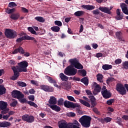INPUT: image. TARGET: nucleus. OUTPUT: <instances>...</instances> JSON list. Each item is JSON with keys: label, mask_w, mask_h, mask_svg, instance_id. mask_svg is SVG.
Segmentation results:
<instances>
[{"label": "nucleus", "mask_w": 128, "mask_h": 128, "mask_svg": "<svg viewBox=\"0 0 128 128\" xmlns=\"http://www.w3.org/2000/svg\"><path fill=\"white\" fill-rule=\"evenodd\" d=\"M99 10L102 12H104L105 14H111L112 12L110 11V8L106 6H100L98 8Z\"/></svg>", "instance_id": "nucleus-12"}, {"label": "nucleus", "mask_w": 128, "mask_h": 128, "mask_svg": "<svg viewBox=\"0 0 128 128\" xmlns=\"http://www.w3.org/2000/svg\"><path fill=\"white\" fill-rule=\"evenodd\" d=\"M101 94L104 98L107 99L112 98V93L110 90H106L101 92Z\"/></svg>", "instance_id": "nucleus-11"}, {"label": "nucleus", "mask_w": 128, "mask_h": 128, "mask_svg": "<svg viewBox=\"0 0 128 128\" xmlns=\"http://www.w3.org/2000/svg\"><path fill=\"white\" fill-rule=\"evenodd\" d=\"M116 12L117 16L116 17V19L117 20H121L124 18V14H120V9H117Z\"/></svg>", "instance_id": "nucleus-16"}, {"label": "nucleus", "mask_w": 128, "mask_h": 128, "mask_svg": "<svg viewBox=\"0 0 128 128\" xmlns=\"http://www.w3.org/2000/svg\"><path fill=\"white\" fill-rule=\"evenodd\" d=\"M102 68H103L104 70H112V66L105 64L102 65Z\"/></svg>", "instance_id": "nucleus-28"}, {"label": "nucleus", "mask_w": 128, "mask_h": 128, "mask_svg": "<svg viewBox=\"0 0 128 128\" xmlns=\"http://www.w3.org/2000/svg\"><path fill=\"white\" fill-rule=\"evenodd\" d=\"M97 80L100 82H104L102 80V75L100 74H97Z\"/></svg>", "instance_id": "nucleus-43"}, {"label": "nucleus", "mask_w": 128, "mask_h": 128, "mask_svg": "<svg viewBox=\"0 0 128 128\" xmlns=\"http://www.w3.org/2000/svg\"><path fill=\"white\" fill-rule=\"evenodd\" d=\"M58 106H64V99L62 98L58 99Z\"/></svg>", "instance_id": "nucleus-48"}, {"label": "nucleus", "mask_w": 128, "mask_h": 128, "mask_svg": "<svg viewBox=\"0 0 128 128\" xmlns=\"http://www.w3.org/2000/svg\"><path fill=\"white\" fill-rule=\"evenodd\" d=\"M84 14V11H77L74 13V16H82Z\"/></svg>", "instance_id": "nucleus-35"}, {"label": "nucleus", "mask_w": 128, "mask_h": 128, "mask_svg": "<svg viewBox=\"0 0 128 128\" xmlns=\"http://www.w3.org/2000/svg\"><path fill=\"white\" fill-rule=\"evenodd\" d=\"M10 122H0V128H8L10 126Z\"/></svg>", "instance_id": "nucleus-23"}, {"label": "nucleus", "mask_w": 128, "mask_h": 128, "mask_svg": "<svg viewBox=\"0 0 128 128\" xmlns=\"http://www.w3.org/2000/svg\"><path fill=\"white\" fill-rule=\"evenodd\" d=\"M122 66L125 70H128V61H125L122 62Z\"/></svg>", "instance_id": "nucleus-42"}, {"label": "nucleus", "mask_w": 128, "mask_h": 128, "mask_svg": "<svg viewBox=\"0 0 128 128\" xmlns=\"http://www.w3.org/2000/svg\"><path fill=\"white\" fill-rule=\"evenodd\" d=\"M22 10L25 14H28V10L26 9V8L22 7Z\"/></svg>", "instance_id": "nucleus-59"}, {"label": "nucleus", "mask_w": 128, "mask_h": 128, "mask_svg": "<svg viewBox=\"0 0 128 128\" xmlns=\"http://www.w3.org/2000/svg\"><path fill=\"white\" fill-rule=\"evenodd\" d=\"M59 76L62 82H68V77L64 75L62 72L60 74Z\"/></svg>", "instance_id": "nucleus-19"}, {"label": "nucleus", "mask_w": 128, "mask_h": 128, "mask_svg": "<svg viewBox=\"0 0 128 128\" xmlns=\"http://www.w3.org/2000/svg\"><path fill=\"white\" fill-rule=\"evenodd\" d=\"M81 8L87 10H92L96 8V6L92 5H82Z\"/></svg>", "instance_id": "nucleus-18"}, {"label": "nucleus", "mask_w": 128, "mask_h": 128, "mask_svg": "<svg viewBox=\"0 0 128 128\" xmlns=\"http://www.w3.org/2000/svg\"><path fill=\"white\" fill-rule=\"evenodd\" d=\"M28 98L30 100H32V102H34V96L30 95L28 96Z\"/></svg>", "instance_id": "nucleus-60"}, {"label": "nucleus", "mask_w": 128, "mask_h": 128, "mask_svg": "<svg viewBox=\"0 0 128 128\" xmlns=\"http://www.w3.org/2000/svg\"><path fill=\"white\" fill-rule=\"evenodd\" d=\"M19 72H28L27 66H28V62L26 61H22L18 64Z\"/></svg>", "instance_id": "nucleus-5"}, {"label": "nucleus", "mask_w": 128, "mask_h": 128, "mask_svg": "<svg viewBox=\"0 0 128 128\" xmlns=\"http://www.w3.org/2000/svg\"><path fill=\"white\" fill-rule=\"evenodd\" d=\"M114 78L112 77L108 78L106 80V84H110V82H114Z\"/></svg>", "instance_id": "nucleus-54"}, {"label": "nucleus", "mask_w": 128, "mask_h": 128, "mask_svg": "<svg viewBox=\"0 0 128 128\" xmlns=\"http://www.w3.org/2000/svg\"><path fill=\"white\" fill-rule=\"evenodd\" d=\"M81 82H82V84H84L86 86H88V78L87 77L85 76L83 78H82L80 80Z\"/></svg>", "instance_id": "nucleus-27"}, {"label": "nucleus", "mask_w": 128, "mask_h": 128, "mask_svg": "<svg viewBox=\"0 0 128 128\" xmlns=\"http://www.w3.org/2000/svg\"><path fill=\"white\" fill-rule=\"evenodd\" d=\"M68 83L64 82L62 85V88H64V90H68Z\"/></svg>", "instance_id": "nucleus-58"}, {"label": "nucleus", "mask_w": 128, "mask_h": 128, "mask_svg": "<svg viewBox=\"0 0 128 128\" xmlns=\"http://www.w3.org/2000/svg\"><path fill=\"white\" fill-rule=\"evenodd\" d=\"M12 98H18V100H20V98H24V95L22 94L20 91L16 90H14L12 92Z\"/></svg>", "instance_id": "nucleus-7"}, {"label": "nucleus", "mask_w": 128, "mask_h": 128, "mask_svg": "<svg viewBox=\"0 0 128 128\" xmlns=\"http://www.w3.org/2000/svg\"><path fill=\"white\" fill-rule=\"evenodd\" d=\"M102 122H112V118L109 117H106L104 118V119H102Z\"/></svg>", "instance_id": "nucleus-47"}, {"label": "nucleus", "mask_w": 128, "mask_h": 128, "mask_svg": "<svg viewBox=\"0 0 128 128\" xmlns=\"http://www.w3.org/2000/svg\"><path fill=\"white\" fill-rule=\"evenodd\" d=\"M115 64H122V60L121 59H117L115 60Z\"/></svg>", "instance_id": "nucleus-64"}, {"label": "nucleus", "mask_w": 128, "mask_h": 128, "mask_svg": "<svg viewBox=\"0 0 128 128\" xmlns=\"http://www.w3.org/2000/svg\"><path fill=\"white\" fill-rule=\"evenodd\" d=\"M88 98L90 99L91 102H94V100H96V98H94V96H89Z\"/></svg>", "instance_id": "nucleus-62"}, {"label": "nucleus", "mask_w": 128, "mask_h": 128, "mask_svg": "<svg viewBox=\"0 0 128 128\" xmlns=\"http://www.w3.org/2000/svg\"><path fill=\"white\" fill-rule=\"evenodd\" d=\"M120 8H122V12L125 14L128 15V5H126L124 3H122L120 4Z\"/></svg>", "instance_id": "nucleus-14"}, {"label": "nucleus", "mask_w": 128, "mask_h": 128, "mask_svg": "<svg viewBox=\"0 0 128 128\" xmlns=\"http://www.w3.org/2000/svg\"><path fill=\"white\" fill-rule=\"evenodd\" d=\"M59 128H68V122L66 120H61L58 122Z\"/></svg>", "instance_id": "nucleus-13"}, {"label": "nucleus", "mask_w": 128, "mask_h": 128, "mask_svg": "<svg viewBox=\"0 0 128 128\" xmlns=\"http://www.w3.org/2000/svg\"><path fill=\"white\" fill-rule=\"evenodd\" d=\"M6 88L4 86L0 85V96H2V94H6Z\"/></svg>", "instance_id": "nucleus-31"}, {"label": "nucleus", "mask_w": 128, "mask_h": 128, "mask_svg": "<svg viewBox=\"0 0 128 128\" xmlns=\"http://www.w3.org/2000/svg\"><path fill=\"white\" fill-rule=\"evenodd\" d=\"M54 24L55 26H62V23L60 20H56L54 22Z\"/></svg>", "instance_id": "nucleus-52"}, {"label": "nucleus", "mask_w": 128, "mask_h": 128, "mask_svg": "<svg viewBox=\"0 0 128 128\" xmlns=\"http://www.w3.org/2000/svg\"><path fill=\"white\" fill-rule=\"evenodd\" d=\"M122 34L120 32H117L116 33V36L117 40H122Z\"/></svg>", "instance_id": "nucleus-30"}, {"label": "nucleus", "mask_w": 128, "mask_h": 128, "mask_svg": "<svg viewBox=\"0 0 128 128\" xmlns=\"http://www.w3.org/2000/svg\"><path fill=\"white\" fill-rule=\"evenodd\" d=\"M41 90H44V92H54V87L48 86V85L42 84L40 86Z\"/></svg>", "instance_id": "nucleus-9"}, {"label": "nucleus", "mask_w": 128, "mask_h": 128, "mask_svg": "<svg viewBox=\"0 0 128 128\" xmlns=\"http://www.w3.org/2000/svg\"><path fill=\"white\" fill-rule=\"evenodd\" d=\"M28 114H24L22 116V119L24 121V122H27L28 121Z\"/></svg>", "instance_id": "nucleus-51"}, {"label": "nucleus", "mask_w": 128, "mask_h": 128, "mask_svg": "<svg viewBox=\"0 0 128 128\" xmlns=\"http://www.w3.org/2000/svg\"><path fill=\"white\" fill-rule=\"evenodd\" d=\"M52 110H54L55 112H60V107L58 106V105H51L50 106Z\"/></svg>", "instance_id": "nucleus-24"}, {"label": "nucleus", "mask_w": 128, "mask_h": 128, "mask_svg": "<svg viewBox=\"0 0 128 128\" xmlns=\"http://www.w3.org/2000/svg\"><path fill=\"white\" fill-rule=\"evenodd\" d=\"M8 8H14V6H18V5L14 2H10L8 5Z\"/></svg>", "instance_id": "nucleus-46"}, {"label": "nucleus", "mask_w": 128, "mask_h": 128, "mask_svg": "<svg viewBox=\"0 0 128 128\" xmlns=\"http://www.w3.org/2000/svg\"><path fill=\"white\" fill-rule=\"evenodd\" d=\"M68 116H71L72 118H74V116H76V114L72 112H70L68 114Z\"/></svg>", "instance_id": "nucleus-63"}, {"label": "nucleus", "mask_w": 128, "mask_h": 128, "mask_svg": "<svg viewBox=\"0 0 128 128\" xmlns=\"http://www.w3.org/2000/svg\"><path fill=\"white\" fill-rule=\"evenodd\" d=\"M114 99H110V100H107V102H106V104L108 106H112V104H114Z\"/></svg>", "instance_id": "nucleus-50"}, {"label": "nucleus", "mask_w": 128, "mask_h": 128, "mask_svg": "<svg viewBox=\"0 0 128 128\" xmlns=\"http://www.w3.org/2000/svg\"><path fill=\"white\" fill-rule=\"evenodd\" d=\"M92 118L88 116H83L79 120L80 122L84 128H90Z\"/></svg>", "instance_id": "nucleus-2"}, {"label": "nucleus", "mask_w": 128, "mask_h": 128, "mask_svg": "<svg viewBox=\"0 0 128 128\" xmlns=\"http://www.w3.org/2000/svg\"><path fill=\"white\" fill-rule=\"evenodd\" d=\"M77 72L78 70L74 68L72 65H71L67 66L65 68L64 74H66V76H76Z\"/></svg>", "instance_id": "nucleus-3"}, {"label": "nucleus", "mask_w": 128, "mask_h": 128, "mask_svg": "<svg viewBox=\"0 0 128 128\" xmlns=\"http://www.w3.org/2000/svg\"><path fill=\"white\" fill-rule=\"evenodd\" d=\"M79 102L82 104H83V106H87V108H90V104L88 102L82 99H80Z\"/></svg>", "instance_id": "nucleus-25"}, {"label": "nucleus", "mask_w": 128, "mask_h": 128, "mask_svg": "<svg viewBox=\"0 0 128 128\" xmlns=\"http://www.w3.org/2000/svg\"><path fill=\"white\" fill-rule=\"evenodd\" d=\"M18 85L19 86H22V88H24V86H26V84L24 82L19 81L18 82Z\"/></svg>", "instance_id": "nucleus-44"}, {"label": "nucleus", "mask_w": 128, "mask_h": 128, "mask_svg": "<svg viewBox=\"0 0 128 128\" xmlns=\"http://www.w3.org/2000/svg\"><path fill=\"white\" fill-rule=\"evenodd\" d=\"M12 70L14 72V76H15L16 78H18L20 76V72H18V66H13L12 68Z\"/></svg>", "instance_id": "nucleus-17"}, {"label": "nucleus", "mask_w": 128, "mask_h": 128, "mask_svg": "<svg viewBox=\"0 0 128 128\" xmlns=\"http://www.w3.org/2000/svg\"><path fill=\"white\" fill-rule=\"evenodd\" d=\"M48 104H56V98L54 96H50L48 100Z\"/></svg>", "instance_id": "nucleus-22"}, {"label": "nucleus", "mask_w": 128, "mask_h": 128, "mask_svg": "<svg viewBox=\"0 0 128 128\" xmlns=\"http://www.w3.org/2000/svg\"><path fill=\"white\" fill-rule=\"evenodd\" d=\"M27 40H32L34 44H38V40L34 37L27 36Z\"/></svg>", "instance_id": "nucleus-26"}, {"label": "nucleus", "mask_w": 128, "mask_h": 128, "mask_svg": "<svg viewBox=\"0 0 128 128\" xmlns=\"http://www.w3.org/2000/svg\"><path fill=\"white\" fill-rule=\"evenodd\" d=\"M8 109L6 108L2 111V114H8Z\"/></svg>", "instance_id": "nucleus-61"}, {"label": "nucleus", "mask_w": 128, "mask_h": 128, "mask_svg": "<svg viewBox=\"0 0 128 128\" xmlns=\"http://www.w3.org/2000/svg\"><path fill=\"white\" fill-rule=\"evenodd\" d=\"M80 108V105L78 103L73 102L72 108Z\"/></svg>", "instance_id": "nucleus-57"}, {"label": "nucleus", "mask_w": 128, "mask_h": 128, "mask_svg": "<svg viewBox=\"0 0 128 128\" xmlns=\"http://www.w3.org/2000/svg\"><path fill=\"white\" fill-rule=\"evenodd\" d=\"M93 14H94L96 16H98L100 14V16H102V13L98 9L94 10L92 12Z\"/></svg>", "instance_id": "nucleus-39"}, {"label": "nucleus", "mask_w": 128, "mask_h": 128, "mask_svg": "<svg viewBox=\"0 0 128 128\" xmlns=\"http://www.w3.org/2000/svg\"><path fill=\"white\" fill-rule=\"evenodd\" d=\"M30 83L32 84H34V86H38V81H36L34 80H31Z\"/></svg>", "instance_id": "nucleus-55"}, {"label": "nucleus", "mask_w": 128, "mask_h": 128, "mask_svg": "<svg viewBox=\"0 0 128 128\" xmlns=\"http://www.w3.org/2000/svg\"><path fill=\"white\" fill-rule=\"evenodd\" d=\"M34 122V117L32 116L29 115L26 122L32 124V122Z\"/></svg>", "instance_id": "nucleus-37"}, {"label": "nucleus", "mask_w": 128, "mask_h": 128, "mask_svg": "<svg viewBox=\"0 0 128 128\" xmlns=\"http://www.w3.org/2000/svg\"><path fill=\"white\" fill-rule=\"evenodd\" d=\"M46 80H48V82H50V84H56V80H54L50 76H46Z\"/></svg>", "instance_id": "nucleus-32"}, {"label": "nucleus", "mask_w": 128, "mask_h": 128, "mask_svg": "<svg viewBox=\"0 0 128 128\" xmlns=\"http://www.w3.org/2000/svg\"><path fill=\"white\" fill-rule=\"evenodd\" d=\"M60 30V28L58 26H54L51 28V30L54 32H58Z\"/></svg>", "instance_id": "nucleus-34"}, {"label": "nucleus", "mask_w": 128, "mask_h": 128, "mask_svg": "<svg viewBox=\"0 0 128 128\" xmlns=\"http://www.w3.org/2000/svg\"><path fill=\"white\" fill-rule=\"evenodd\" d=\"M8 108V102H4V101H0V108L2 110H6Z\"/></svg>", "instance_id": "nucleus-21"}, {"label": "nucleus", "mask_w": 128, "mask_h": 128, "mask_svg": "<svg viewBox=\"0 0 128 128\" xmlns=\"http://www.w3.org/2000/svg\"><path fill=\"white\" fill-rule=\"evenodd\" d=\"M4 34L6 38H16V32L14 31V30L10 28H6L4 31Z\"/></svg>", "instance_id": "nucleus-4"}, {"label": "nucleus", "mask_w": 128, "mask_h": 128, "mask_svg": "<svg viewBox=\"0 0 128 128\" xmlns=\"http://www.w3.org/2000/svg\"><path fill=\"white\" fill-rule=\"evenodd\" d=\"M28 32H31V34H35L36 36H38V33L36 32V30H34V28H32V27H28Z\"/></svg>", "instance_id": "nucleus-38"}, {"label": "nucleus", "mask_w": 128, "mask_h": 128, "mask_svg": "<svg viewBox=\"0 0 128 128\" xmlns=\"http://www.w3.org/2000/svg\"><path fill=\"white\" fill-rule=\"evenodd\" d=\"M67 98L68 100H70V102H76V99L72 96H67Z\"/></svg>", "instance_id": "nucleus-49"}, {"label": "nucleus", "mask_w": 128, "mask_h": 128, "mask_svg": "<svg viewBox=\"0 0 128 128\" xmlns=\"http://www.w3.org/2000/svg\"><path fill=\"white\" fill-rule=\"evenodd\" d=\"M69 62L71 66H73L75 68H77V70H82V68H84V66L80 63V62H78V60L76 58L70 59Z\"/></svg>", "instance_id": "nucleus-6"}, {"label": "nucleus", "mask_w": 128, "mask_h": 128, "mask_svg": "<svg viewBox=\"0 0 128 128\" xmlns=\"http://www.w3.org/2000/svg\"><path fill=\"white\" fill-rule=\"evenodd\" d=\"M20 16V14L18 12L17 13H12L10 16V18L13 20H18Z\"/></svg>", "instance_id": "nucleus-15"}, {"label": "nucleus", "mask_w": 128, "mask_h": 128, "mask_svg": "<svg viewBox=\"0 0 128 128\" xmlns=\"http://www.w3.org/2000/svg\"><path fill=\"white\" fill-rule=\"evenodd\" d=\"M18 100L20 102V104H29L31 106H34L36 108H38V104H36V103L32 101H28L26 99L24 98L18 99Z\"/></svg>", "instance_id": "nucleus-8"}, {"label": "nucleus", "mask_w": 128, "mask_h": 128, "mask_svg": "<svg viewBox=\"0 0 128 128\" xmlns=\"http://www.w3.org/2000/svg\"><path fill=\"white\" fill-rule=\"evenodd\" d=\"M34 20H37V22H46V20L42 16H36L34 18Z\"/></svg>", "instance_id": "nucleus-33"}, {"label": "nucleus", "mask_w": 128, "mask_h": 128, "mask_svg": "<svg viewBox=\"0 0 128 128\" xmlns=\"http://www.w3.org/2000/svg\"><path fill=\"white\" fill-rule=\"evenodd\" d=\"M12 54H24V50L22 47L20 46L18 48H16L12 52Z\"/></svg>", "instance_id": "nucleus-10"}, {"label": "nucleus", "mask_w": 128, "mask_h": 128, "mask_svg": "<svg viewBox=\"0 0 128 128\" xmlns=\"http://www.w3.org/2000/svg\"><path fill=\"white\" fill-rule=\"evenodd\" d=\"M116 90L121 96H126V90L128 92V84H125L124 86L122 84H117L116 85Z\"/></svg>", "instance_id": "nucleus-1"}, {"label": "nucleus", "mask_w": 128, "mask_h": 128, "mask_svg": "<svg viewBox=\"0 0 128 128\" xmlns=\"http://www.w3.org/2000/svg\"><path fill=\"white\" fill-rule=\"evenodd\" d=\"M94 84H96L95 86V88L94 90L96 92H100V90H102V88H100V86L98 85L96 82H94Z\"/></svg>", "instance_id": "nucleus-36"}, {"label": "nucleus", "mask_w": 128, "mask_h": 128, "mask_svg": "<svg viewBox=\"0 0 128 128\" xmlns=\"http://www.w3.org/2000/svg\"><path fill=\"white\" fill-rule=\"evenodd\" d=\"M73 104L74 102L68 100H65L64 102L65 108H72Z\"/></svg>", "instance_id": "nucleus-20"}, {"label": "nucleus", "mask_w": 128, "mask_h": 128, "mask_svg": "<svg viewBox=\"0 0 128 128\" xmlns=\"http://www.w3.org/2000/svg\"><path fill=\"white\" fill-rule=\"evenodd\" d=\"M78 72L81 74L82 76H86V71L85 70H78Z\"/></svg>", "instance_id": "nucleus-41"}, {"label": "nucleus", "mask_w": 128, "mask_h": 128, "mask_svg": "<svg viewBox=\"0 0 128 128\" xmlns=\"http://www.w3.org/2000/svg\"><path fill=\"white\" fill-rule=\"evenodd\" d=\"M28 40V35L24 36L21 38H19L16 39V42H21L22 40Z\"/></svg>", "instance_id": "nucleus-29"}, {"label": "nucleus", "mask_w": 128, "mask_h": 128, "mask_svg": "<svg viewBox=\"0 0 128 128\" xmlns=\"http://www.w3.org/2000/svg\"><path fill=\"white\" fill-rule=\"evenodd\" d=\"M74 124L73 123L69 122L68 124L67 123V128H74Z\"/></svg>", "instance_id": "nucleus-56"}, {"label": "nucleus", "mask_w": 128, "mask_h": 128, "mask_svg": "<svg viewBox=\"0 0 128 128\" xmlns=\"http://www.w3.org/2000/svg\"><path fill=\"white\" fill-rule=\"evenodd\" d=\"M18 104V100L14 99L13 102L10 104V106H12V108H14V106H16V105Z\"/></svg>", "instance_id": "nucleus-45"}, {"label": "nucleus", "mask_w": 128, "mask_h": 128, "mask_svg": "<svg viewBox=\"0 0 128 128\" xmlns=\"http://www.w3.org/2000/svg\"><path fill=\"white\" fill-rule=\"evenodd\" d=\"M16 12V8H8L6 10V12L8 14H12L13 12Z\"/></svg>", "instance_id": "nucleus-40"}, {"label": "nucleus", "mask_w": 128, "mask_h": 128, "mask_svg": "<svg viewBox=\"0 0 128 128\" xmlns=\"http://www.w3.org/2000/svg\"><path fill=\"white\" fill-rule=\"evenodd\" d=\"M93 111L96 114H98V116H100V112L98 110V109L96 108H93Z\"/></svg>", "instance_id": "nucleus-53"}]
</instances>
